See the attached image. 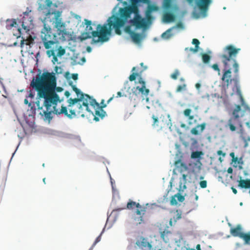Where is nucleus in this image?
<instances>
[{
	"instance_id": "nucleus-4",
	"label": "nucleus",
	"mask_w": 250,
	"mask_h": 250,
	"mask_svg": "<svg viewBox=\"0 0 250 250\" xmlns=\"http://www.w3.org/2000/svg\"><path fill=\"white\" fill-rule=\"evenodd\" d=\"M69 85L72 86L78 98L69 99L67 100L68 104L67 107L62 105L61 108L57 107L52 112V113L56 115L63 114L69 119H72L76 116L84 117L86 112H91L93 114L88 106L91 97L82 92L79 89L73 84L72 82L69 83Z\"/></svg>"
},
{
	"instance_id": "nucleus-12",
	"label": "nucleus",
	"mask_w": 250,
	"mask_h": 250,
	"mask_svg": "<svg viewBox=\"0 0 250 250\" xmlns=\"http://www.w3.org/2000/svg\"><path fill=\"white\" fill-rule=\"evenodd\" d=\"M231 234L234 237H239L244 241L245 245H250V232L244 233L242 232V228L240 225L235 228H231L230 230Z\"/></svg>"
},
{
	"instance_id": "nucleus-15",
	"label": "nucleus",
	"mask_w": 250,
	"mask_h": 250,
	"mask_svg": "<svg viewBox=\"0 0 250 250\" xmlns=\"http://www.w3.org/2000/svg\"><path fill=\"white\" fill-rule=\"evenodd\" d=\"M136 244L141 249L147 248L148 250L152 249V246L151 243L147 241V239L143 237H141L136 241Z\"/></svg>"
},
{
	"instance_id": "nucleus-24",
	"label": "nucleus",
	"mask_w": 250,
	"mask_h": 250,
	"mask_svg": "<svg viewBox=\"0 0 250 250\" xmlns=\"http://www.w3.org/2000/svg\"><path fill=\"white\" fill-rule=\"evenodd\" d=\"M170 232L167 230H164L160 232L161 237L165 243L169 241L168 235Z\"/></svg>"
},
{
	"instance_id": "nucleus-23",
	"label": "nucleus",
	"mask_w": 250,
	"mask_h": 250,
	"mask_svg": "<svg viewBox=\"0 0 250 250\" xmlns=\"http://www.w3.org/2000/svg\"><path fill=\"white\" fill-rule=\"evenodd\" d=\"M33 41L34 39L30 35H29L26 39H24L22 38V40L21 41V47H22L24 44L29 45L33 43Z\"/></svg>"
},
{
	"instance_id": "nucleus-52",
	"label": "nucleus",
	"mask_w": 250,
	"mask_h": 250,
	"mask_svg": "<svg viewBox=\"0 0 250 250\" xmlns=\"http://www.w3.org/2000/svg\"><path fill=\"white\" fill-rule=\"evenodd\" d=\"M122 96H124V95L122 94V93L119 91L117 92V96L116 97L118 98V97H122Z\"/></svg>"
},
{
	"instance_id": "nucleus-36",
	"label": "nucleus",
	"mask_w": 250,
	"mask_h": 250,
	"mask_svg": "<svg viewBox=\"0 0 250 250\" xmlns=\"http://www.w3.org/2000/svg\"><path fill=\"white\" fill-rule=\"evenodd\" d=\"M102 235V232L97 237L96 239L95 242L93 244L91 247L89 249V250H92L93 248L95 247V246L96 245L97 243H98L99 242H100L101 240V236Z\"/></svg>"
},
{
	"instance_id": "nucleus-6",
	"label": "nucleus",
	"mask_w": 250,
	"mask_h": 250,
	"mask_svg": "<svg viewBox=\"0 0 250 250\" xmlns=\"http://www.w3.org/2000/svg\"><path fill=\"white\" fill-rule=\"evenodd\" d=\"M141 68L138 67H133L132 68V73L129 76L128 79L130 82L135 81L137 77L138 78L137 83L141 86H136L133 89V92L136 95L141 94L143 97L147 96L149 93V90L146 87V82L142 77L143 72L146 70L147 67L144 65L143 62L140 63Z\"/></svg>"
},
{
	"instance_id": "nucleus-40",
	"label": "nucleus",
	"mask_w": 250,
	"mask_h": 250,
	"mask_svg": "<svg viewBox=\"0 0 250 250\" xmlns=\"http://www.w3.org/2000/svg\"><path fill=\"white\" fill-rule=\"evenodd\" d=\"M175 196L177 198V200L180 202H183L185 200L184 196L179 193L177 194Z\"/></svg>"
},
{
	"instance_id": "nucleus-58",
	"label": "nucleus",
	"mask_w": 250,
	"mask_h": 250,
	"mask_svg": "<svg viewBox=\"0 0 250 250\" xmlns=\"http://www.w3.org/2000/svg\"><path fill=\"white\" fill-rule=\"evenodd\" d=\"M114 97V96L113 95V96L107 101V104H109L113 99Z\"/></svg>"
},
{
	"instance_id": "nucleus-19",
	"label": "nucleus",
	"mask_w": 250,
	"mask_h": 250,
	"mask_svg": "<svg viewBox=\"0 0 250 250\" xmlns=\"http://www.w3.org/2000/svg\"><path fill=\"white\" fill-rule=\"evenodd\" d=\"M175 19V15L170 12H166L164 14L163 20L165 22H170L173 21Z\"/></svg>"
},
{
	"instance_id": "nucleus-48",
	"label": "nucleus",
	"mask_w": 250,
	"mask_h": 250,
	"mask_svg": "<svg viewBox=\"0 0 250 250\" xmlns=\"http://www.w3.org/2000/svg\"><path fill=\"white\" fill-rule=\"evenodd\" d=\"M175 28H183V24L181 22H178L176 24V26H175Z\"/></svg>"
},
{
	"instance_id": "nucleus-60",
	"label": "nucleus",
	"mask_w": 250,
	"mask_h": 250,
	"mask_svg": "<svg viewBox=\"0 0 250 250\" xmlns=\"http://www.w3.org/2000/svg\"><path fill=\"white\" fill-rule=\"evenodd\" d=\"M248 144L247 142V141L246 140H245V145H244V147H246L248 146Z\"/></svg>"
},
{
	"instance_id": "nucleus-42",
	"label": "nucleus",
	"mask_w": 250,
	"mask_h": 250,
	"mask_svg": "<svg viewBox=\"0 0 250 250\" xmlns=\"http://www.w3.org/2000/svg\"><path fill=\"white\" fill-rule=\"evenodd\" d=\"M211 67L215 70V71H216L218 72V74L219 75L220 74V69L219 67V66L217 64V63H215V64H213L212 66H211Z\"/></svg>"
},
{
	"instance_id": "nucleus-27",
	"label": "nucleus",
	"mask_w": 250,
	"mask_h": 250,
	"mask_svg": "<svg viewBox=\"0 0 250 250\" xmlns=\"http://www.w3.org/2000/svg\"><path fill=\"white\" fill-rule=\"evenodd\" d=\"M241 110V107L240 105H236L235 106V108L233 110L232 112V117L236 118L238 119H239L240 116L239 115V112Z\"/></svg>"
},
{
	"instance_id": "nucleus-20",
	"label": "nucleus",
	"mask_w": 250,
	"mask_h": 250,
	"mask_svg": "<svg viewBox=\"0 0 250 250\" xmlns=\"http://www.w3.org/2000/svg\"><path fill=\"white\" fill-rule=\"evenodd\" d=\"M204 154L203 152L201 151H193L191 153V158L192 159H198L196 163L200 165V166L202 165L200 161L201 156Z\"/></svg>"
},
{
	"instance_id": "nucleus-13",
	"label": "nucleus",
	"mask_w": 250,
	"mask_h": 250,
	"mask_svg": "<svg viewBox=\"0 0 250 250\" xmlns=\"http://www.w3.org/2000/svg\"><path fill=\"white\" fill-rule=\"evenodd\" d=\"M153 119L152 126L153 127L157 128V130H161L163 128L165 127L167 125V126L168 127L170 130L172 126V124L170 122L169 123H167L163 120H160L158 118L153 115L152 116Z\"/></svg>"
},
{
	"instance_id": "nucleus-9",
	"label": "nucleus",
	"mask_w": 250,
	"mask_h": 250,
	"mask_svg": "<svg viewBox=\"0 0 250 250\" xmlns=\"http://www.w3.org/2000/svg\"><path fill=\"white\" fill-rule=\"evenodd\" d=\"M135 208H137L135 212L139 216L134 217V221L137 225L141 224L144 222L143 216L146 213V208L141 205L138 203L129 200L127 204L126 208L128 209H132Z\"/></svg>"
},
{
	"instance_id": "nucleus-64",
	"label": "nucleus",
	"mask_w": 250,
	"mask_h": 250,
	"mask_svg": "<svg viewBox=\"0 0 250 250\" xmlns=\"http://www.w3.org/2000/svg\"><path fill=\"white\" fill-rule=\"evenodd\" d=\"M24 102L25 104H27L28 103V100L27 99H25Z\"/></svg>"
},
{
	"instance_id": "nucleus-33",
	"label": "nucleus",
	"mask_w": 250,
	"mask_h": 250,
	"mask_svg": "<svg viewBox=\"0 0 250 250\" xmlns=\"http://www.w3.org/2000/svg\"><path fill=\"white\" fill-rule=\"evenodd\" d=\"M179 75H180V72H179V70L175 69L174 70V72L172 74H171L170 77L173 80H176V79H177L178 77L179 76Z\"/></svg>"
},
{
	"instance_id": "nucleus-21",
	"label": "nucleus",
	"mask_w": 250,
	"mask_h": 250,
	"mask_svg": "<svg viewBox=\"0 0 250 250\" xmlns=\"http://www.w3.org/2000/svg\"><path fill=\"white\" fill-rule=\"evenodd\" d=\"M240 177V180L238 181V187L241 188H250V179L242 180Z\"/></svg>"
},
{
	"instance_id": "nucleus-17",
	"label": "nucleus",
	"mask_w": 250,
	"mask_h": 250,
	"mask_svg": "<svg viewBox=\"0 0 250 250\" xmlns=\"http://www.w3.org/2000/svg\"><path fill=\"white\" fill-rule=\"evenodd\" d=\"M6 28L7 30L11 29L13 27L18 28V30L21 33V29L18 28V24L15 19H8L6 21Z\"/></svg>"
},
{
	"instance_id": "nucleus-5",
	"label": "nucleus",
	"mask_w": 250,
	"mask_h": 250,
	"mask_svg": "<svg viewBox=\"0 0 250 250\" xmlns=\"http://www.w3.org/2000/svg\"><path fill=\"white\" fill-rule=\"evenodd\" d=\"M41 38L42 42L44 47L47 49L46 54L48 57L53 56L52 62L54 64L58 61L57 55H55V50L53 49H50L52 46L58 42L57 35L52 32V29L50 26H47L45 23H44V27L41 31Z\"/></svg>"
},
{
	"instance_id": "nucleus-41",
	"label": "nucleus",
	"mask_w": 250,
	"mask_h": 250,
	"mask_svg": "<svg viewBox=\"0 0 250 250\" xmlns=\"http://www.w3.org/2000/svg\"><path fill=\"white\" fill-rule=\"evenodd\" d=\"M200 186L202 188H205L207 187V182L206 180L201 181L199 183Z\"/></svg>"
},
{
	"instance_id": "nucleus-50",
	"label": "nucleus",
	"mask_w": 250,
	"mask_h": 250,
	"mask_svg": "<svg viewBox=\"0 0 250 250\" xmlns=\"http://www.w3.org/2000/svg\"><path fill=\"white\" fill-rule=\"evenodd\" d=\"M187 175L185 174H183L182 175V179H183L184 184L186 183V182H187Z\"/></svg>"
},
{
	"instance_id": "nucleus-14",
	"label": "nucleus",
	"mask_w": 250,
	"mask_h": 250,
	"mask_svg": "<svg viewBox=\"0 0 250 250\" xmlns=\"http://www.w3.org/2000/svg\"><path fill=\"white\" fill-rule=\"evenodd\" d=\"M240 125L239 119L231 117L228 120L227 124L225 125L226 127H229L231 131H234L236 128Z\"/></svg>"
},
{
	"instance_id": "nucleus-22",
	"label": "nucleus",
	"mask_w": 250,
	"mask_h": 250,
	"mask_svg": "<svg viewBox=\"0 0 250 250\" xmlns=\"http://www.w3.org/2000/svg\"><path fill=\"white\" fill-rule=\"evenodd\" d=\"M174 29H175V27H172L167 29L166 31H165L162 34V37L163 39L166 40L170 39L171 37H172L174 35V34L171 33V31Z\"/></svg>"
},
{
	"instance_id": "nucleus-61",
	"label": "nucleus",
	"mask_w": 250,
	"mask_h": 250,
	"mask_svg": "<svg viewBox=\"0 0 250 250\" xmlns=\"http://www.w3.org/2000/svg\"><path fill=\"white\" fill-rule=\"evenodd\" d=\"M173 220V219H170L169 221V225L171 226H172V221Z\"/></svg>"
},
{
	"instance_id": "nucleus-11",
	"label": "nucleus",
	"mask_w": 250,
	"mask_h": 250,
	"mask_svg": "<svg viewBox=\"0 0 250 250\" xmlns=\"http://www.w3.org/2000/svg\"><path fill=\"white\" fill-rule=\"evenodd\" d=\"M90 105L93 106L95 109V117L94 120L96 121H99V118L103 119L106 115V112L103 109L104 107L106 106V104H104L103 105H100V104L97 103L95 99L91 98Z\"/></svg>"
},
{
	"instance_id": "nucleus-55",
	"label": "nucleus",
	"mask_w": 250,
	"mask_h": 250,
	"mask_svg": "<svg viewBox=\"0 0 250 250\" xmlns=\"http://www.w3.org/2000/svg\"><path fill=\"white\" fill-rule=\"evenodd\" d=\"M228 172L229 173H232V172H233V169L231 167H229L228 169V170H227Z\"/></svg>"
},
{
	"instance_id": "nucleus-30",
	"label": "nucleus",
	"mask_w": 250,
	"mask_h": 250,
	"mask_svg": "<svg viewBox=\"0 0 250 250\" xmlns=\"http://www.w3.org/2000/svg\"><path fill=\"white\" fill-rule=\"evenodd\" d=\"M92 37V35L90 33L86 32L83 33L81 35L80 38L82 41H83L87 39H90Z\"/></svg>"
},
{
	"instance_id": "nucleus-16",
	"label": "nucleus",
	"mask_w": 250,
	"mask_h": 250,
	"mask_svg": "<svg viewBox=\"0 0 250 250\" xmlns=\"http://www.w3.org/2000/svg\"><path fill=\"white\" fill-rule=\"evenodd\" d=\"M176 169L180 172H182L188 170V167L186 164L182 162L180 160H177L174 163Z\"/></svg>"
},
{
	"instance_id": "nucleus-28",
	"label": "nucleus",
	"mask_w": 250,
	"mask_h": 250,
	"mask_svg": "<svg viewBox=\"0 0 250 250\" xmlns=\"http://www.w3.org/2000/svg\"><path fill=\"white\" fill-rule=\"evenodd\" d=\"M192 43L194 44L195 46L194 48H191L190 50L194 52H196L199 49L200 42L198 39H193L192 41Z\"/></svg>"
},
{
	"instance_id": "nucleus-26",
	"label": "nucleus",
	"mask_w": 250,
	"mask_h": 250,
	"mask_svg": "<svg viewBox=\"0 0 250 250\" xmlns=\"http://www.w3.org/2000/svg\"><path fill=\"white\" fill-rule=\"evenodd\" d=\"M191 109L189 108H187L184 110L183 113L185 117H187L189 121H191L194 119V116L191 115Z\"/></svg>"
},
{
	"instance_id": "nucleus-44",
	"label": "nucleus",
	"mask_w": 250,
	"mask_h": 250,
	"mask_svg": "<svg viewBox=\"0 0 250 250\" xmlns=\"http://www.w3.org/2000/svg\"><path fill=\"white\" fill-rule=\"evenodd\" d=\"M45 3L48 7H50L52 5V2L51 0H46Z\"/></svg>"
},
{
	"instance_id": "nucleus-31",
	"label": "nucleus",
	"mask_w": 250,
	"mask_h": 250,
	"mask_svg": "<svg viewBox=\"0 0 250 250\" xmlns=\"http://www.w3.org/2000/svg\"><path fill=\"white\" fill-rule=\"evenodd\" d=\"M146 24H151L152 20L153 19V17L151 15V14L149 13H146Z\"/></svg>"
},
{
	"instance_id": "nucleus-2",
	"label": "nucleus",
	"mask_w": 250,
	"mask_h": 250,
	"mask_svg": "<svg viewBox=\"0 0 250 250\" xmlns=\"http://www.w3.org/2000/svg\"><path fill=\"white\" fill-rule=\"evenodd\" d=\"M120 17L112 15L108 19L109 28H106V25L102 27L100 33V38L103 41H107L109 36L111 34L113 29H114L116 34L121 35L120 28L124 26L125 22L130 18L131 15L134 14V17L129 21L131 25L135 26L137 29L146 28V21L145 18H142L139 13V9L136 5H131L124 8H121L119 11ZM99 32H94L95 36H97Z\"/></svg>"
},
{
	"instance_id": "nucleus-49",
	"label": "nucleus",
	"mask_w": 250,
	"mask_h": 250,
	"mask_svg": "<svg viewBox=\"0 0 250 250\" xmlns=\"http://www.w3.org/2000/svg\"><path fill=\"white\" fill-rule=\"evenodd\" d=\"M72 78L74 80H77L78 79V75L77 74L75 73V74H73L72 75Z\"/></svg>"
},
{
	"instance_id": "nucleus-51",
	"label": "nucleus",
	"mask_w": 250,
	"mask_h": 250,
	"mask_svg": "<svg viewBox=\"0 0 250 250\" xmlns=\"http://www.w3.org/2000/svg\"><path fill=\"white\" fill-rule=\"evenodd\" d=\"M125 209V208H116V209H114L112 211V213H114V212H118V211H120L121 210H123V209Z\"/></svg>"
},
{
	"instance_id": "nucleus-18",
	"label": "nucleus",
	"mask_w": 250,
	"mask_h": 250,
	"mask_svg": "<svg viewBox=\"0 0 250 250\" xmlns=\"http://www.w3.org/2000/svg\"><path fill=\"white\" fill-rule=\"evenodd\" d=\"M206 125V124L205 123H203L201 124V125H197L195 127L192 128L190 131V132L191 134L197 135L199 134V131L197 130L198 128H200V132H202L205 128Z\"/></svg>"
},
{
	"instance_id": "nucleus-45",
	"label": "nucleus",
	"mask_w": 250,
	"mask_h": 250,
	"mask_svg": "<svg viewBox=\"0 0 250 250\" xmlns=\"http://www.w3.org/2000/svg\"><path fill=\"white\" fill-rule=\"evenodd\" d=\"M170 202H171V204L172 205H176L177 204V200L175 199V197H173L171 200H170Z\"/></svg>"
},
{
	"instance_id": "nucleus-62",
	"label": "nucleus",
	"mask_w": 250,
	"mask_h": 250,
	"mask_svg": "<svg viewBox=\"0 0 250 250\" xmlns=\"http://www.w3.org/2000/svg\"><path fill=\"white\" fill-rule=\"evenodd\" d=\"M104 100H102V101H101V105H103L104 104H105L104 103Z\"/></svg>"
},
{
	"instance_id": "nucleus-1",
	"label": "nucleus",
	"mask_w": 250,
	"mask_h": 250,
	"mask_svg": "<svg viewBox=\"0 0 250 250\" xmlns=\"http://www.w3.org/2000/svg\"><path fill=\"white\" fill-rule=\"evenodd\" d=\"M31 86L37 92L38 100L36 102L40 114L44 115L46 119H52V112L57 107L60 103L59 96L56 92L63 90L61 87H57L56 78L54 73L43 72L38 75L31 82Z\"/></svg>"
},
{
	"instance_id": "nucleus-53",
	"label": "nucleus",
	"mask_w": 250,
	"mask_h": 250,
	"mask_svg": "<svg viewBox=\"0 0 250 250\" xmlns=\"http://www.w3.org/2000/svg\"><path fill=\"white\" fill-rule=\"evenodd\" d=\"M70 94L69 92V91H66L65 92V93H64V95H65L67 98L69 97V96H70Z\"/></svg>"
},
{
	"instance_id": "nucleus-25",
	"label": "nucleus",
	"mask_w": 250,
	"mask_h": 250,
	"mask_svg": "<svg viewBox=\"0 0 250 250\" xmlns=\"http://www.w3.org/2000/svg\"><path fill=\"white\" fill-rule=\"evenodd\" d=\"M130 37L133 41L136 43H139L142 39L141 35L140 34L134 32L130 35Z\"/></svg>"
},
{
	"instance_id": "nucleus-47",
	"label": "nucleus",
	"mask_w": 250,
	"mask_h": 250,
	"mask_svg": "<svg viewBox=\"0 0 250 250\" xmlns=\"http://www.w3.org/2000/svg\"><path fill=\"white\" fill-rule=\"evenodd\" d=\"M22 28L25 30H26V31H29V27H28L27 26H26L24 23V22L23 21L22 23Z\"/></svg>"
},
{
	"instance_id": "nucleus-7",
	"label": "nucleus",
	"mask_w": 250,
	"mask_h": 250,
	"mask_svg": "<svg viewBox=\"0 0 250 250\" xmlns=\"http://www.w3.org/2000/svg\"><path fill=\"white\" fill-rule=\"evenodd\" d=\"M190 6L199 10V12H193V16L196 19L205 18L210 5L212 3V0H186Z\"/></svg>"
},
{
	"instance_id": "nucleus-46",
	"label": "nucleus",
	"mask_w": 250,
	"mask_h": 250,
	"mask_svg": "<svg viewBox=\"0 0 250 250\" xmlns=\"http://www.w3.org/2000/svg\"><path fill=\"white\" fill-rule=\"evenodd\" d=\"M217 153L218 155H222L223 157H225L226 155V153L223 152L222 150H219L217 151Z\"/></svg>"
},
{
	"instance_id": "nucleus-54",
	"label": "nucleus",
	"mask_w": 250,
	"mask_h": 250,
	"mask_svg": "<svg viewBox=\"0 0 250 250\" xmlns=\"http://www.w3.org/2000/svg\"><path fill=\"white\" fill-rule=\"evenodd\" d=\"M195 87L198 90H199L201 87V84L199 83H197L195 84Z\"/></svg>"
},
{
	"instance_id": "nucleus-3",
	"label": "nucleus",
	"mask_w": 250,
	"mask_h": 250,
	"mask_svg": "<svg viewBox=\"0 0 250 250\" xmlns=\"http://www.w3.org/2000/svg\"><path fill=\"white\" fill-rule=\"evenodd\" d=\"M240 50V48H237L232 45H228L224 48L223 53L219 55V58L224 67L221 78L222 84L228 88L233 82L236 92L240 97L242 104H243L244 100L240 90L238 76L239 65L236 60Z\"/></svg>"
},
{
	"instance_id": "nucleus-59",
	"label": "nucleus",
	"mask_w": 250,
	"mask_h": 250,
	"mask_svg": "<svg viewBox=\"0 0 250 250\" xmlns=\"http://www.w3.org/2000/svg\"><path fill=\"white\" fill-rule=\"evenodd\" d=\"M74 17L76 19H78V20H79L81 19V17L79 16V15H75Z\"/></svg>"
},
{
	"instance_id": "nucleus-32",
	"label": "nucleus",
	"mask_w": 250,
	"mask_h": 250,
	"mask_svg": "<svg viewBox=\"0 0 250 250\" xmlns=\"http://www.w3.org/2000/svg\"><path fill=\"white\" fill-rule=\"evenodd\" d=\"M202 60L204 63H208L210 60V57L207 54L204 53L202 54Z\"/></svg>"
},
{
	"instance_id": "nucleus-43",
	"label": "nucleus",
	"mask_w": 250,
	"mask_h": 250,
	"mask_svg": "<svg viewBox=\"0 0 250 250\" xmlns=\"http://www.w3.org/2000/svg\"><path fill=\"white\" fill-rule=\"evenodd\" d=\"M164 6L167 9H169L171 6V2L166 1L164 2Z\"/></svg>"
},
{
	"instance_id": "nucleus-10",
	"label": "nucleus",
	"mask_w": 250,
	"mask_h": 250,
	"mask_svg": "<svg viewBox=\"0 0 250 250\" xmlns=\"http://www.w3.org/2000/svg\"><path fill=\"white\" fill-rule=\"evenodd\" d=\"M84 24L86 25V27H85V30L89 32V33H90L92 35V37L93 38V40H92V42H94V43H97L99 42H105V41H103L101 40V38L100 37V33H98L97 34V36H95V34H94V32H100V31L101 30V29L102 28V27L104 26V25H106V28H109V26H108V20H107V23H105L104 24V25H102L101 24H98L97 26V28H96V31H93V28L92 27V21H89L87 19H84Z\"/></svg>"
},
{
	"instance_id": "nucleus-38",
	"label": "nucleus",
	"mask_w": 250,
	"mask_h": 250,
	"mask_svg": "<svg viewBox=\"0 0 250 250\" xmlns=\"http://www.w3.org/2000/svg\"><path fill=\"white\" fill-rule=\"evenodd\" d=\"M132 5H135L136 3L138 2H143L144 3H148L149 2V0H130Z\"/></svg>"
},
{
	"instance_id": "nucleus-8",
	"label": "nucleus",
	"mask_w": 250,
	"mask_h": 250,
	"mask_svg": "<svg viewBox=\"0 0 250 250\" xmlns=\"http://www.w3.org/2000/svg\"><path fill=\"white\" fill-rule=\"evenodd\" d=\"M54 15L52 19L53 22L55 23L54 27L57 29V34L62 37L64 38V36L67 34V30L66 29V25L64 22H63L61 16V12L57 11H50V10L46 15L45 21L47 22L48 21H51V16Z\"/></svg>"
},
{
	"instance_id": "nucleus-63",
	"label": "nucleus",
	"mask_w": 250,
	"mask_h": 250,
	"mask_svg": "<svg viewBox=\"0 0 250 250\" xmlns=\"http://www.w3.org/2000/svg\"><path fill=\"white\" fill-rule=\"evenodd\" d=\"M29 97H30L31 98H33L34 95L32 93H30L29 95Z\"/></svg>"
},
{
	"instance_id": "nucleus-29",
	"label": "nucleus",
	"mask_w": 250,
	"mask_h": 250,
	"mask_svg": "<svg viewBox=\"0 0 250 250\" xmlns=\"http://www.w3.org/2000/svg\"><path fill=\"white\" fill-rule=\"evenodd\" d=\"M56 48H57L58 52L57 56L59 57H61L64 55L65 53V50L64 48H62V46H56Z\"/></svg>"
},
{
	"instance_id": "nucleus-56",
	"label": "nucleus",
	"mask_w": 250,
	"mask_h": 250,
	"mask_svg": "<svg viewBox=\"0 0 250 250\" xmlns=\"http://www.w3.org/2000/svg\"><path fill=\"white\" fill-rule=\"evenodd\" d=\"M231 189L232 190V192L236 194L237 193V190L233 187H231Z\"/></svg>"
},
{
	"instance_id": "nucleus-35",
	"label": "nucleus",
	"mask_w": 250,
	"mask_h": 250,
	"mask_svg": "<svg viewBox=\"0 0 250 250\" xmlns=\"http://www.w3.org/2000/svg\"><path fill=\"white\" fill-rule=\"evenodd\" d=\"M157 7L154 5H148L146 13L151 14L152 11L157 10Z\"/></svg>"
},
{
	"instance_id": "nucleus-39",
	"label": "nucleus",
	"mask_w": 250,
	"mask_h": 250,
	"mask_svg": "<svg viewBox=\"0 0 250 250\" xmlns=\"http://www.w3.org/2000/svg\"><path fill=\"white\" fill-rule=\"evenodd\" d=\"M180 218H181V213L179 212L178 210H177L176 214L173 218V221L174 222H176L177 220H179Z\"/></svg>"
},
{
	"instance_id": "nucleus-57",
	"label": "nucleus",
	"mask_w": 250,
	"mask_h": 250,
	"mask_svg": "<svg viewBox=\"0 0 250 250\" xmlns=\"http://www.w3.org/2000/svg\"><path fill=\"white\" fill-rule=\"evenodd\" d=\"M196 249L197 250H201L200 245V244L197 245V246L196 247Z\"/></svg>"
},
{
	"instance_id": "nucleus-37",
	"label": "nucleus",
	"mask_w": 250,
	"mask_h": 250,
	"mask_svg": "<svg viewBox=\"0 0 250 250\" xmlns=\"http://www.w3.org/2000/svg\"><path fill=\"white\" fill-rule=\"evenodd\" d=\"M124 30L126 33L129 34L130 35L132 34L134 32V31L131 30V25H127L125 26L124 29Z\"/></svg>"
},
{
	"instance_id": "nucleus-34",
	"label": "nucleus",
	"mask_w": 250,
	"mask_h": 250,
	"mask_svg": "<svg viewBox=\"0 0 250 250\" xmlns=\"http://www.w3.org/2000/svg\"><path fill=\"white\" fill-rule=\"evenodd\" d=\"M187 85L186 83H183L182 85H179L176 89V92H180L183 90H185L186 89Z\"/></svg>"
}]
</instances>
